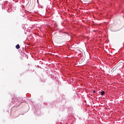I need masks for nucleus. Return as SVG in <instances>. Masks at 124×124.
Segmentation results:
<instances>
[{"label":"nucleus","instance_id":"1","mask_svg":"<svg viewBox=\"0 0 124 124\" xmlns=\"http://www.w3.org/2000/svg\"><path fill=\"white\" fill-rule=\"evenodd\" d=\"M16 48L17 49H20V45H19V44H17L16 46Z\"/></svg>","mask_w":124,"mask_h":124},{"label":"nucleus","instance_id":"2","mask_svg":"<svg viewBox=\"0 0 124 124\" xmlns=\"http://www.w3.org/2000/svg\"><path fill=\"white\" fill-rule=\"evenodd\" d=\"M105 93V92H104V91H102L101 93V95H104V94Z\"/></svg>","mask_w":124,"mask_h":124},{"label":"nucleus","instance_id":"3","mask_svg":"<svg viewBox=\"0 0 124 124\" xmlns=\"http://www.w3.org/2000/svg\"><path fill=\"white\" fill-rule=\"evenodd\" d=\"M93 93H95V91H93Z\"/></svg>","mask_w":124,"mask_h":124},{"label":"nucleus","instance_id":"4","mask_svg":"<svg viewBox=\"0 0 124 124\" xmlns=\"http://www.w3.org/2000/svg\"><path fill=\"white\" fill-rule=\"evenodd\" d=\"M111 71H112L113 72H114V70L112 69V70H111Z\"/></svg>","mask_w":124,"mask_h":124}]
</instances>
